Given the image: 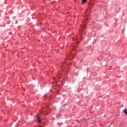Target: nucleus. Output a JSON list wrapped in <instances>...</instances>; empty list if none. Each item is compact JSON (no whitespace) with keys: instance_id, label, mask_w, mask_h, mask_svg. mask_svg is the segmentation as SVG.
Instances as JSON below:
<instances>
[{"instance_id":"f257e3e1","label":"nucleus","mask_w":127,"mask_h":127,"mask_svg":"<svg viewBox=\"0 0 127 127\" xmlns=\"http://www.w3.org/2000/svg\"><path fill=\"white\" fill-rule=\"evenodd\" d=\"M91 11V10H89V11H88V10H86L84 14V17L85 19L84 21H83V23L82 25L80 26L81 29L80 30V34L79 36V39L80 40H82V38H83V36H82V34H83V31L85 30V26H86V22L88 20V16H89V13Z\"/></svg>"},{"instance_id":"f03ea898","label":"nucleus","mask_w":127,"mask_h":127,"mask_svg":"<svg viewBox=\"0 0 127 127\" xmlns=\"http://www.w3.org/2000/svg\"><path fill=\"white\" fill-rule=\"evenodd\" d=\"M76 45H72L71 47V49H72V51L68 53V55H67V58L69 59V60H72L73 58H74V55H75V54L74 52H76Z\"/></svg>"},{"instance_id":"7ed1b4c3","label":"nucleus","mask_w":127,"mask_h":127,"mask_svg":"<svg viewBox=\"0 0 127 127\" xmlns=\"http://www.w3.org/2000/svg\"><path fill=\"white\" fill-rule=\"evenodd\" d=\"M69 65H71V64H64V63L62 64L61 68H62V70L63 71H64V73H67V69H68Z\"/></svg>"},{"instance_id":"20e7f679","label":"nucleus","mask_w":127,"mask_h":127,"mask_svg":"<svg viewBox=\"0 0 127 127\" xmlns=\"http://www.w3.org/2000/svg\"><path fill=\"white\" fill-rule=\"evenodd\" d=\"M73 41H75V44H78V43H79V38H78V37L73 38Z\"/></svg>"},{"instance_id":"39448f33","label":"nucleus","mask_w":127,"mask_h":127,"mask_svg":"<svg viewBox=\"0 0 127 127\" xmlns=\"http://www.w3.org/2000/svg\"><path fill=\"white\" fill-rule=\"evenodd\" d=\"M36 118H37L38 122L40 123L41 122V118H40V116L38 114H37L36 115Z\"/></svg>"},{"instance_id":"423d86ee","label":"nucleus","mask_w":127,"mask_h":127,"mask_svg":"<svg viewBox=\"0 0 127 127\" xmlns=\"http://www.w3.org/2000/svg\"><path fill=\"white\" fill-rule=\"evenodd\" d=\"M88 4L89 5V6L88 7V8L90 9V7H93V6L95 4L93 2H91V3H88Z\"/></svg>"},{"instance_id":"0eeeda50","label":"nucleus","mask_w":127,"mask_h":127,"mask_svg":"<svg viewBox=\"0 0 127 127\" xmlns=\"http://www.w3.org/2000/svg\"><path fill=\"white\" fill-rule=\"evenodd\" d=\"M60 76H61V72H60L58 74V77L60 78Z\"/></svg>"},{"instance_id":"6e6552de","label":"nucleus","mask_w":127,"mask_h":127,"mask_svg":"<svg viewBox=\"0 0 127 127\" xmlns=\"http://www.w3.org/2000/svg\"><path fill=\"white\" fill-rule=\"evenodd\" d=\"M124 113H125V114H126V115H127V109H125V110H124Z\"/></svg>"},{"instance_id":"1a4fd4ad","label":"nucleus","mask_w":127,"mask_h":127,"mask_svg":"<svg viewBox=\"0 0 127 127\" xmlns=\"http://www.w3.org/2000/svg\"><path fill=\"white\" fill-rule=\"evenodd\" d=\"M86 1H87V0H82V4H84V2H86Z\"/></svg>"},{"instance_id":"9d476101","label":"nucleus","mask_w":127,"mask_h":127,"mask_svg":"<svg viewBox=\"0 0 127 127\" xmlns=\"http://www.w3.org/2000/svg\"><path fill=\"white\" fill-rule=\"evenodd\" d=\"M53 79L55 80L56 81V79L55 77H54Z\"/></svg>"}]
</instances>
